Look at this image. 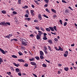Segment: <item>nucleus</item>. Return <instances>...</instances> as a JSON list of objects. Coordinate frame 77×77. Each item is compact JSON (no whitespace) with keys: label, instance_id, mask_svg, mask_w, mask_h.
Instances as JSON below:
<instances>
[{"label":"nucleus","instance_id":"a211bd4d","mask_svg":"<svg viewBox=\"0 0 77 77\" xmlns=\"http://www.w3.org/2000/svg\"><path fill=\"white\" fill-rule=\"evenodd\" d=\"M65 13H66V14L67 13H69V10H68L66 9L65 11Z\"/></svg>","mask_w":77,"mask_h":77},{"label":"nucleus","instance_id":"c756f323","mask_svg":"<svg viewBox=\"0 0 77 77\" xmlns=\"http://www.w3.org/2000/svg\"><path fill=\"white\" fill-rule=\"evenodd\" d=\"M23 66H25V67H27V66H28V64L26 63L25 64L23 65Z\"/></svg>","mask_w":77,"mask_h":77},{"label":"nucleus","instance_id":"a878e982","mask_svg":"<svg viewBox=\"0 0 77 77\" xmlns=\"http://www.w3.org/2000/svg\"><path fill=\"white\" fill-rule=\"evenodd\" d=\"M22 45H25V46L27 45L26 43H24L23 42L22 43Z\"/></svg>","mask_w":77,"mask_h":77},{"label":"nucleus","instance_id":"9d476101","mask_svg":"<svg viewBox=\"0 0 77 77\" xmlns=\"http://www.w3.org/2000/svg\"><path fill=\"white\" fill-rule=\"evenodd\" d=\"M38 17H39V19L40 20H42V16H41V15L40 14H39L38 16Z\"/></svg>","mask_w":77,"mask_h":77},{"label":"nucleus","instance_id":"393cba45","mask_svg":"<svg viewBox=\"0 0 77 77\" xmlns=\"http://www.w3.org/2000/svg\"><path fill=\"white\" fill-rule=\"evenodd\" d=\"M46 31H48V32H50V29L49 28H46Z\"/></svg>","mask_w":77,"mask_h":77},{"label":"nucleus","instance_id":"de8ad7c7","mask_svg":"<svg viewBox=\"0 0 77 77\" xmlns=\"http://www.w3.org/2000/svg\"><path fill=\"white\" fill-rule=\"evenodd\" d=\"M69 8V9H70V10H71V11H73V9H72V8H71V7L69 6L68 7Z\"/></svg>","mask_w":77,"mask_h":77},{"label":"nucleus","instance_id":"49530a36","mask_svg":"<svg viewBox=\"0 0 77 77\" xmlns=\"http://www.w3.org/2000/svg\"><path fill=\"white\" fill-rule=\"evenodd\" d=\"M44 51L45 54H48V51H47V50Z\"/></svg>","mask_w":77,"mask_h":77},{"label":"nucleus","instance_id":"052dcab7","mask_svg":"<svg viewBox=\"0 0 77 77\" xmlns=\"http://www.w3.org/2000/svg\"><path fill=\"white\" fill-rule=\"evenodd\" d=\"M23 42H24V43H25V44H27V43H28L27 41V40L25 41H23Z\"/></svg>","mask_w":77,"mask_h":77},{"label":"nucleus","instance_id":"a19ab883","mask_svg":"<svg viewBox=\"0 0 77 77\" xmlns=\"http://www.w3.org/2000/svg\"><path fill=\"white\" fill-rule=\"evenodd\" d=\"M53 17L54 18H56L57 17V15L54 14L53 16Z\"/></svg>","mask_w":77,"mask_h":77},{"label":"nucleus","instance_id":"ddd939ff","mask_svg":"<svg viewBox=\"0 0 77 77\" xmlns=\"http://www.w3.org/2000/svg\"><path fill=\"white\" fill-rule=\"evenodd\" d=\"M1 12L3 14H6V11L5 10H3Z\"/></svg>","mask_w":77,"mask_h":77},{"label":"nucleus","instance_id":"b1692460","mask_svg":"<svg viewBox=\"0 0 77 77\" xmlns=\"http://www.w3.org/2000/svg\"><path fill=\"white\" fill-rule=\"evenodd\" d=\"M42 66H43V67L44 68H46V67H47V65L45 64H43Z\"/></svg>","mask_w":77,"mask_h":77},{"label":"nucleus","instance_id":"13d9d810","mask_svg":"<svg viewBox=\"0 0 77 77\" xmlns=\"http://www.w3.org/2000/svg\"><path fill=\"white\" fill-rule=\"evenodd\" d=\"M35 29H37V30H39L40 29L38 27H35Z\"/></svg>","mask_w":77,"mask_h":77},{"label":"nucleus","instance_id":"bf43d9fd","mask_svg":"<svg viewBox=\"0 0 77 77\" xmlns=\"http://www.w3.org/2000/svg\"><path fill=\"white\" fill-rule=\"evenodd\" d=\"M62 64H58V66H60V67L62 66Z\"/></svg>","mask_w":77,"mask_h":77},{"label":"nucleus","instance_id":"f704fd0d","mask_svg":"<svg viewBox=\"0 0 77 77\" xmlns=\"http://www.w3.org/2000/svg\"><path fill=\"white\" fill-rule=\"evenodd\" d=\"M54 29L56 31H57V28L56 26H54Z\"/></svg>","mask_w":77,"mask_h":77},{"label":"nucleus","instance_id":"3c124183","mask_svg":"<svg viewBox=\"0 0 77 77\" xmlns=\"http://www.w3.org/2000/svg\"><path fill=\"white\" fill-rule=\"evenodd\" d=\"M18 75L19 76H21V73L19 72L18 73Z\"/></svg>","mask_w":77,"mask_h":77},{"label":"nucleus","instance_id":"58836bf2","mask_svg":"<svg viewBox=\"0 0 77 77\" xmlns=\"http://www.w3.org/2000/svg\"><path fill=\"white\" fill-rule=\"evenodd\" d=\"M44 1L45 2V3H48V2H49V0H44Z\"/></svg>","mask_w":77,"mask_h":77},{"label":"nucleus","instance_id":"aec40b11","mask_svg":"<svg viewBox=\"0 0 77 77\" xmlns=\"http://www.w3.org/2000/svg\"><path fill=\"white\" fill-rule=\"evenodd\" d=\"M10 69L11 70H12V71H14L15 70L14 68H13V67H12V66L10 67Z\"/></svg>","mask_w":77,"mask_h":77},{"label":"nucleus","instance_id":"4c0bfd02","mask_svg":"<svg viewBox=\"0 0 77 77\" xmlns=\"http://www.w3.org/2000/svg\"><path fill=\"white\" fill-rule=\"evenodd\" d=\"M13 14H15V15H16L17 14V12L15 11H14L13 12Z\"/></svg>","mask_w":77,"mask_h":77},{"label":"nucleus","instance_id":"e2e57ef3","mask_svg":"<svg viewBox=\"0 0 77 77\" xmlns=\"http://www.w3.org/2000/svg\"><path fill=\"white\" fill-rule=\"evenodd\" d=\"M45 61H46V62H48V63H50V61H49L48 60H46V59H45Z\"/></svg>","mask_w":77,"mask_h":77},{"label":"nucleus","instance_id":"7c9ffc66","mask_svg":"<svg viewBox=\"0 0 77 77\" xmlns=\"http://www.w3.org/2000/svg\"><path fill=\"white\" fill-rule=\"evenodd\" d=\"M40 57L41 59H44V57H43V56L42 55H40Z\"/></svg>","mask_w":77,"mask_h":77},{"label":"nucleus","instance_id":"09e8293b","mask_svg":"<svg viewBox=\"0 0 77 77\" xmlns=\"http://www.w3.org/2000/svg\"><path fill=\"white\" fill-rule=\"evenodd\" d=\"M62 2L63 3H67V2H66V1L64 0H62Z\"/></svg>","mask_w":77,"mask_h":77},{"label":"nucleus","instance_id":"dca6fc26","mask_svg":"<svg viewBox=\"0 0 77 77\" xmlns=\"http://www.w3.org/2000/svg\"><path fill=\"white\" fill-rule=\"evenodd\" d=\"M29 60L30 61H33V60H35V58H30L29 59Z\"/></svg>","mask_w":77,"mask_h":77},{"label":"nucleus","instance_id":"4be33fe9","mask_svg":"<svg viewBox=\"0 0 77 77\" xmlns=\"http://www.w3.org/2000/svg\"><path fill=\"white\" fill-rule=\"evenodd\" d=\"M7 74L9 75H11L12 73H11V72H7Z\"/></svg>","mask_w":77,"mask_h":77},{"label":"nucleus","instance_id":"5701e85b","mask_svg":"<svg viewBox=\"0 0 77 77\" xmlns=\"http://www.w3.org/2000/svg\"><path fill=\"white\" fill-rule=\"evenodd\" d=\"M18 53L19 54V56H23V53L21 52H19Z\"/></svg>","mask_w":77,"mask_h":77},{"label":"nucleus","instance_id":"6e6552de","mask_svg":"<svg viewBox=\"0 0 77 77\" xmlns=\"http://www.w3.org/2000/svg\"><path fill=\"white\" fill-rule=\"evenodd\" d=\"M40 54L41 56H44V52H43L42 51H40Z\"/></svg>","mask_w":77,"mask_h":77},{"label":"nucleus","instance_id":"37998d69","mask_svg":"<svg viewBox=\"0 0 77 77\" xmlns=\"http://www.w3.org/2000/svg\"><path fill=\"white\" fill-rule=\"evenodd\" d=\"M59 21L61 24L63 25V22H62V20H60Z\"/></svg>","mask_w":77,"mask_h":77},{"label":"nucleus","instance_id":"774afa93","mask_svg":"<svg viewBox=\"0 0 77 77\" xmlns=\"http://www.w3.org/2000/svg\"><path fill=\"white\" fill-rule=\"evenodd\" d=\"M25 8L27 9V8H29V7H28L27 5H25Z\"/></svg>","mask_w":77,"mask_h":77},{"label":"nucleus","instance_id":"5fc2aeb1","mask_svg":"<svg viewBox=\"0 0 77 77\" xmlns=\"http://www.w3.org/2000/svg\"><path fill=\"white\" fill-rule=\"evenodd\" d=\"M54 48H55V49H56V50H57V51H58V49L57 48V47H56V46H55L54 47Z\"/></svg>","mask_w":77,"mask_h":77},{"label":"nucleus","instance_id":"338daca9","mask_svg":"<svg viewBox=\"0 0 77 77\" xmlns=\"http://www.w3.org/2000/svg\"><path fill=\"white\" fill-rule=\"evenodd\" d=\"M33 75L35 77H37V75H35V74H33Z\"/></svg>","mask_w":77,"mask_h":77},{"label":"nucleus","instance_id":"72a5a7b5","mask_svg":"<svg viewBox=\"0 0 77 77\" xmlns=\"http://www.w3.org/2000/svg\"><path fill=\"white\" fill-rule=\"evenodd\" d=\"M46 11L48 12H49V13H50V11L48 8H46Z\"/></svg>","mask_w":77,"mask_h":77},{"label":"nucleus","instance_id":"69168bd1","mask_svg":"<svg viewBox=\"0 0 77 77\" xmlns=\"http://www.w3.org/2000/svg\"><path fill=\"white\" fill-rule=\"evenodd\" d=\"M75 45V44L74 43H73V44H72L71 45V47H74Z\"/></svg>","mask_w":77,"mask_h":77},{"label":"nucleus","instance_id":"cd10ccee","mask_svg":"<svg viewBox=\"0 0 77 77\" xmlns=\"http://www.w3.org/2000/svg\"><path fill=\"white\" fill-rule=\"evenodd\" d=\"M35 59H36L37 60H39V57L38 56H36L35 57Z\"/></svg>","mask_w":77,"mask_h":77},{"label":"nucleus","instance_id":"2f4dec72","mask_svg":"<svg viewBox=\"0 0 77 77\" xmlns=\"http://www.w3.org/2000/svg\"><path fill=\"white\" fill-rule=\"evenodd\" d=\"M40 29L41 30H42V31H43V32H44V30H45V29H43L42 27H40Z\"/></svg>","mask_w":77,"mask_h":77},{"label":"nucleus","instance_id":"f3484780","mask_svg":"<svg viewBox=\"0 0 77 77\" xmlns=\"http://www.w3.org/2000/svg\"><path fill=\"white\" fill-rule=\"evenodd\" d=\"M48 50H49L50 51H51V48L50 46L49 45L48 46Z\"/></svg>","mask_w":77,"mask_h":77},{"label":"nucleus","instance_id":"680f3d73","mask_svg":"<svg viewBox=\"0 0 77 77\" xmlns=\"http://www.w3.org/2000/svg\"><path fill=\"white\" fill-rule=\"evenodd\" d=\"M59 48L58 49V51H59V50H60L61 49V47H60V46H59L58 47Z\"/></svg>","mask_w":77,"mask_h":77},{"label":"nucleus","instance_id":"7ed1b4c3","mask_svg":"<svg viewBox=\"0 0 77 77\" xmlns=\"http://www.w3.org/2000/svg\"><path fill=\"white\" fill-rule=\"evenodd\" d=\"M0 51H1L2 53H3L4 54H5V53H6V52H5V51L3 50L1 48H0Z\"/></svg>","mask_w":77,"mask_h":77},{"label":"nucleus","instance_id":"412c9836","mask_svg":"<svg viewBox=\"0 0 77 77\" xmlns=\"http://www.w3.org/2000/svg\"><path fill=\"white\" fill-rule=\"evenodd\" d=\"M15 71L17 72H20V70L18 68H16L15 69Z\"/></svg>","mask_w":77,"mask_h":77},{"label":"nucleus","instance_id":"e433bc0d","mask_svg":"<svg viewBox=\"0 0 77 77\" xmlns=\"http://www.w3.org/2000/svg\"><path fill=\"white\" fill-rule=\"evenodd\" d=\"M26 13L28 15H29V10H27L26 11Z\"/></svg>","mask_w":77,"mask_h":77},{"label":"nucleus","instance_id":"f8f14e48","mask_svg":"<svg viewBox=\"0 0 77 77\" xmlns=\"http://www.w3.org/2000/svg\"><path fill=\"white\" fill-rule=\"evenodd\" d=\"M64 70H65V71H68V70H69V68H68V67H64Z\"/></svg>","mask_w":77,"mask_h":77},{"label":"nucleus","instance_id":"39448f33","mask_svg":"<svg viewBox=\"0 0 77 77\" xmlns=\"http://www.w3.org/2000/svg\"><path fill=\"white\" fill-rule=\"evenodd\" d=\"M18 60L20 62H24V60H23L22 59H19Z\"/></svg>","mask_w":77,"mask_h":77},{"label":"nucleus","instance_id":"20e7f679","mask_svg":"<svg viewBox=\"0 0 77 77\" xmlns=\"http://www.w3.org/2000/svg\"><path fill=\"white\" fill-rule=\"evenodd\" d=\"M36 38L38 40H39L41 39V36H40L39 35L37 34L36 36Z\"/></svg>","mask_w":77,"mask_h":77},{"label":"nucleus","instance_id":"c85d7f7f","mask_svg":"<svg viewBox=\"0 0 77 77\" xmlns=\"http://www.w3.org/2000/svg\"><path fill=\"white\" fill-rule=\"evenodd\" d=\"M54 40L55 41V42H58V39L56 38H54Z\"/></svg>","mask_w":77,"mask_h":77},{"label":"nucleus","instance_id":"ea45409f","mask_svg":"<svg viewBox=\"0 0 77 77\" xmlns=\"http://www.w3.org/2000/svg\"><path fill=\"white\" fill-rule=\"evenodd\" d=\"M34 1L35 2V3H36V5H39V3H38V1L34 0Z\"/></svg>","mask_w":77,"mask_h":77},{"label":"nucleus","instance_id":"c03bdc74","mask_svg":"<svg viewBox=\"0 0 77 77\" xmlns=\"http://www.w3.org/2000/svg\"><path fill=\"white\" fill-rule=\"evenodd\" d=\"M5 38H8V39H10V37L9 36V35L5 36Z\"/></svg>","mask_w":77,"mask_h":77},{"label":"nucleus","instance_id":"f257e3e1","mask_svg":"<svg viewBox=\"0 0 77 77\" xmlns=\"http://www.w3.org/2000/svg\"><path fill=\"white\" fill-rule=\"evenodd\" d=\"M0 25L1 26H10L11 23L9 22H5V21L3 22H1L0 23Z\"/></svg>","mask_w":77,"mask_h":77},{"label":"nucleus","instance_id":"2eb2a0df","mask_svg":"<svg viewBox=\"0 0 77 77\" xmlns=\"http://www.w3.org/2000/svg\"><path fill=\"white\" fill-rule=\"evenodd\" d=\"M51 11L54 12V13H56V10L52 8L51 9Z\"/></svg>","mask_w":77,"mask_h":77},{"label":"nucleus","instance_id":"c9c22d12","mask_svg":"<svg viewBox=\"0 0 77 77\" xmlns=\"http://www.w3.org/2000/svg\"><path fill=\"white\" fill-rule=\"evenodd\" d=\"M48 42L50 44H52V40H49Z\"/></svg>","mask_w":77,"mask_h":77},{"label":"nucleus","instance_id":"4d7b16f0","mask_svg":"<svg viewBox=\"0 0 77 77\" xmlns=\"http://www.w3.org/2000/svg\"><path fill=\"white\" fill-rule=\"evenodd\" d=\"M27 20L28 21H30V20H31V18H27Z\"/></svg>","mask_w":77,"mask_h":77},{"label":"nucleus","instance_id":"473e14b6","mask_svg":"<svg viewBox=\"0 0 77 77\" xmlns=\"http://www.w3.org/2000/svg\"><path fill=\"white\" fill-rule=\"evenodd\" d=\"M43 17H45V18H48V17L47 16V15H45V14H43Z\"/></svg>","mask_w":77,"mask_h":77},{"label":"nucleus","instance_id":"4468645a","mask_svg":"<svg viewBox=\"0 0 77 77\" xmlns=\"http://www.w3.org/2000/svg\"><path fill=\"white\" fill-rule=\"evenodd\" d=\"M60 71H61V72H62V69H60V71H58V73L59 74H61V72H60Z\"/></svg>","mask_w":77,"mask_h":77},{"label":"nucleus","instance_id":"864d4df0","mask_svg":"<svg viewBox=\"0 0 77 77\" xmlns=\"http://www.w3.org/2000/svg\"><path fill=\"white\" fill-rule=\"evenodd\" d=\"M67 24V22H65V23L64 24V26H66Z\"/></svg>","mask_w":77,"mask_h":77},{"label":"nucleus","instance_id":"8fccbe9b","mask_svg":"<svg viewBox=\"0 0 77 77\" xmlns=\"http://www.w3.org/2000/svg\"><path fill=\"white\" fill-rule=\"evenodd\" d=\"M28 14H26L25 15V17H26V18H28V17H29V15H28Z\"/></svg>","mask_w":77,"mask_h":77},{"label":"nucleus","instance_id":"f03ea898","mask_svg":"<svg viewBox=\"0 0 77 77\" xmlns=\"http://www.w3.org/2000/svg\"><path fill=\"white\" fill-rule=\"evenodd\" d=\"M68 55V51H66L65 54H63V56L64 57H67V56Z\"/></svg>","mask_w":77,"mask_h":77},{"label":"nucleus","instance_id":"9b49d317","mask_svg":"<svg viewBox=\"0 0 77 77\" xmlns=\"http://www.w3.org/2000/svg\"><path fill=\"white\" fill-rule=\"evenodd\" d=\"M3 62V59L0 57V65H1V64H2V63Z\"/></svg>","mask_w":77,"mask_h":77},{"label":"nucleus","instance_id":"0eeeda50","mask_svg":"<svg viewBox=\"0 0 77 77\" xmlns=\"http://www.w3.org/2000/svg\"><path fill=\"white\" fill-rule=\"evenodd\" d=\"M49 28L52 31V32H54V30L53 27L50 26L49 27Z\"/></svg>","mask_w":77,"mask_h":77},{"label":"nucleus","instance_id":"1a4fd4ad","mask_svg":"<svg viewBox=\"0 0 77 77\" xmlns=\"http://www.w3.org/2000/svg\"><path fill=\"white\" fill-rule=\"evenodd\" d=\"M14 65L15 66H17V67H18V66H20V64L17 63V64H16V63H13Z\"/></svg>","mask_w":77,"mask_h":77},{"label":"nucleus","instance_id":"6ab92c4d","mask_svg":"<svg viewBox=\"0 0 77 77\" xmlns=\"http://www.w3.org/2000/svg\"><path fill=\"white\" fill-rule=\"evenodd\" d=\"M11 57H14V58H18V57L17 56L14 55H12Z\"/></svg>","mask_w":77,"mask_h":77},{"label":"nucleus","instance_id":"6e6d98bb","mask_svg":"<svg viewBox=\"0 0 77 77\" xmlns=\"http://www.w3.org/2000/svg\"><path fill=\"white\" fill-rule=\"evenodd\" d=\"M44 7L45 8H47V6H48V4H45V5L44 6Z\"/></svg>","mask_w":77,"mask_h":77},{"label":"nucleus","instance_id":"bb28decb","mask_svg":"<svg viewBox=\"0 0 77 77\" xmlns=\"http://www.w3.org/2000/svg\"><path fill=\"white\" fill-rule=\"evenodd\" d=\"M21 0H18V3L19 4V5H21Z\"/></svg>","mask_w":77,"mask_h":77},{"label":"nucleus","instance_id":"603ef678","mask_svg":"<svg viewBox=\"0 0 77 77\" xmlns=\"http://www.w3.org/2000/svg\"><path fill=\"white\" fill-rule=\"evenodd\" d=\"M30 12H31V14L34 13V11H33V10H30Z\"/></svg>","mask_w":77,"mask_h":77},{"label":"nucleus","instance_id":"79ce46f5","mask_svg":"<svg viewBox=\"0 0 77 77\" xmlns=\"http://www.w3.org/2000/svg\"><path fill=\"white\" fill-rule=\"evenodd\" d=\"M42 38L44 40H47L48 39V38L47 37H43Z\"/></svg>","mask_w":77,"mask_h":77},{"label":"nucleus","instance_id":"423d86ee","mask_svg":"<svg viewBox=\"0 0 77 77\" xmlns=\"http://www.w3.org/2000/svg\"><path fill=\"white\" fill-rule=\"evenodd\" d=\"M30 63L32 65H33V66L36 65V63H35V62H30Z\"/></svg>","mask_w":77,"mask_h":77},{"label":"nucleus","instance_id":"0e129e2a","mask_svg":"<svg viewBox=\"0 0 77 77\" xmlns=\"http://www.w3.org/2000/svg\"><path fill=\"white\" fill-rule=\"evenodd\" d=\"M21 41V42H23V38H20V39Z\"/></svg>","mask_w":77,"mask_h":77},{"label":"nucleus","instance_id":"a18cd8bd","mask_svg":"<svg viewBox=\"0 0 77 77\" xmlns=\"http://www.w3.org/2000/svg\"><path fill=\"white\" fill-rule=\"evenodd\" d=\"M44 48V51L47 50V48L46 46H45Z\"/></svg>","mask_w":77,"mask_h":77}]
</instances>
